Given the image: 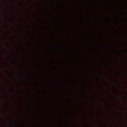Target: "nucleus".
<instances>
[{"label": "nucleus", "mask_w": 127, "mask_h": 127, "mask_svg": "<svg viewBox=\"0 0 127 127\" xmlns=\"http://www.w3.org/2000/svg\"><path fill=\"white\" fill-rule=\"evenodd\" d=\"M62 47H64V46H63V45H62Z\"/></svg>", "instance_id": "obj_2"}, {"label": "nucleus", "mask_w": 127, "mask_h": 127, "mask_svg": "<svg viewBox=\"0 0 127 127\" xmlns=\"http://www.w3.org/2000/svg\"><path fill=\"white\" fill-rule=\"evenodd\" d=\"M0 32H2V30L1 29H0Z\"/></svg>", "instance_id": "obj_1"}]
</instances>
